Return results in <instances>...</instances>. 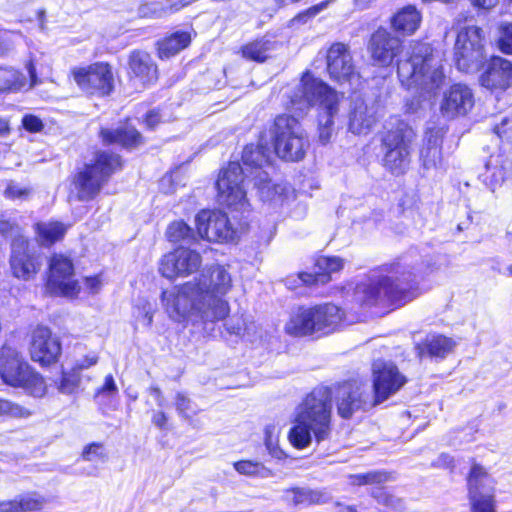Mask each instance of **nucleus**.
<instances>
[{
  "mask_svg": "<svg viewBox=\"0 0 512 512\" xmlns=\"http://www.w3.org/2000/svg\"><path fill=\"white\" fill-rule=\"evenodd\" d=\"M233 279L223 265L211 266L190 281L165 290L161 303L169 318L178 323L204 325L224 320L230 313L225 296Z\"/></svg>",
  "mask_w": 512,
  "mask_h": 512,
  "instance_id": "f257e3e1",
  "label": "nucleus"
},
{
  "mask_svg": "<svg viewBox=\"0 0 512 512\" xmlns=\"http://www.w3.org/2000/svg\"><path fill=\"white\" fill-rule=\"evenodd\" d=\"M373 62L382 67L389 66L396 56L397 74L403 86L426 92L440 88L445 81L442 60L425 42H411L401 50V41L385 29L373 33L369 43Z\"/></svg>",
  "mask_w": 512,
  "mask_h": 512,
  "instance_id": "f03ea898",
  "label": "nucleus"
},
{
  "mask_svg": "<svg viewBox=\"0 0 512 512\" xmlns=\"http://www.w3.org/2000/svg\"><path fill=\"white\" fill-rule=\"evenodd\" d=\"M422 264L421 256L410 252L396 262L384 265L357 284L354 301L361 306L371 307L412 300L416 296L413 283L417 273L422 272Z\"/></svg>",
  "mask_w": 512,
  "mask_h": 512,
  "instance_id": "7ed1b4c3",
  "label": "nucleus"
},
{
  "mask_svg": "<svg viewBox=\"0 0 512 512\" xmlns=\"http://www.w3.org/2000/svg\"><path fill=\"white\" fill-rule=\"evenodd\" d=\"M332 391L328 387L313 389L298 405L289 441L297 449L327 440L332 431Z\"/></svg>",
  "mask_w": 512,
  "mask_h": 512,
  "instance_id": "20e7f679",
  "label": "nucleus"
},
{
  "mask_svg": "<svg viewBox=\"0 0 512 512\" xmlns=\"http://www.w3.org/2000/svg\"><path fill=\"white\" fill-rule=\"evenodd\" d=\"M295 112L303 113L308 107L318 104L324 110L319 120V140L326 144L332 136L333 116L338 112L339 94L322 80L305 72L290 96Z\"/></svg>",
  "mask_w": 512,
  "mask_h": 512,
  "instance_id": "39448f33",
  "label": "nucleus"
},
{
  "mask_svg": "<svg viewBox=\"0 0 512 512\" xmlns=\"http://www.w3.org/2000/svg\"><path fill=\"white\" fill-rule=\"evenodd\" d=\"M274 149L283 160L296 162L304 158L309 147L308 137L299 121L290 115H280L272 130Z\"/></svg>",
  "mask_w": 512,
  "mask_h": 512,
  "instance_id": "423d86ee",
  "label": "nucleus"
},
{
  "mask_svg": "<svg viewBox=\"0 0 512 512\" xmlns=\"http://www.w3.org/2000/svg\"><path fill=\"white\" fill-rule=\"evenodd\" d=\"M382 138L384 149V166L394 174H402L410 163V146L415 137L413 129L396 118Z\"/></svg>",
  "mask_w": 512,
  "mask_h": 512,
  "instance_id": "0eeeda50",
  "label": "nucleus"
},
{
  "mask_svg": "<svg viewBox=\"0 0 512 512\" xmlns=\"http://www.w3.org/2000/svg\"><path fill=\"white\" fill-rule=\"evenodd\" d=\"M0 376L3 381L13 387H23L36 396L45 393L43 378L34 372L19 352L4 346L0 355Z\"/></svg>",
  "mask_w": 512,
  "mask_h": 512,
  "instance_id": "6e6552de",
  "label": "nucleus"
},
{
  "mask_svg": "<svg viewBox=\"0 0 512 512\" xmlns=\"http://www.w3.org/2000/svg\"><path fill=\"white\" fill-rule=\"evenodd\" d=\"M120 158L106 152L97 153L95 162L86 165L74 178L77 198L89 201L95 198L102 186L116 169L120 167Z\"/></svg>",
  "mask_w": 512,
  "mask_h": 512,
  "instance_id": "1a4fd4ad",
  "label": "nucleus"
},
{
  "mask_svg": "<svg viewBox=\"0 0 512 512\" xmlns=\"http://www.w3.org/2000/svg\"><path fill=\"white\" fill-rule=\"evenodd\" d=\"M332 391L337 413L341 418L349 419L358 411H365L377 405L372 387L368 382L353 380L344 382Z\"/></svg>",
  "mask_w": 512,
  "mask_h": 512,
  "instance_id": "9d476101",
  "label": "nucleus"
},
{
  "mask_svg": "<svg viewBox=\"0 0 512 512\" xmlns=\"http://www.w3.org/2000/svg\"><path fill=\"white\" fill-rule=\"evenodd\" d=\"M485 57L483 30L474 25L461 28L454 45V60L457 68L467 73L476 71Z\"/></svg>",
  "mask_w": 512,
  "mask_h": 512,
  "instance_id": "9b49d317",
  "label": "nucleus"
},
{
  "mask_svg": "<svg viewBox=\"0 0 512 512\" xmlns=\"http://www.w3.org/2000/svg\"><path fill=\"white\" fill-rule=\"evenodd\" d=\"M244 168L238 162H230L223 169L216 182L218 200L234 210H245L248 206L246 191L243 186Z\"/></svg>",
  "mask_w": 512,
  "mask_h": 512,
  "instance_id": "f8f14e48",
  "label": "nucleus"
},
{
  "mask_svg": "<svg viewBox=\"0 0 512 512\" xmlns=\"http://www.w3.org/2000/svg\"><path fill=\"white\" fill-rule=\"evenodd\" d=\"M47 288L56 295L73 297L78 294L80 286L74 279L72 261L62 255L54 254L49 262Z\"/></svg>",
  "mask_w": 512,
  "mask_h": 512,
  "instance_id": "ddd939ff",
  "label": "nucleus"
},
{
  "mask_svg": "<svg viewBox=\"0 0 512 512\" xmlns=\"http://www.w3.org/2000/svg\"><path fill=\"white\" fill-rule=\"evenodd\" d=\"M74 81L86 93L108 95L113 89V74L105 63H94L72 70Z\"/></svg>",
  "mask_w": 512,
  "mask_h": 512,
  "instance_id": "4468645a",
  "label": "nucleus"
},
{
  "mask_svg": "<svg viewBox=\"0 0 512 512\" xmlns=\"http://www.w3.org/2000/svg\"><path fill=\"white\" fill-rule=\"evenodd\" d=\"M196 227L200 237L211 242H231L237 236V231L227 215L218 210L199 212L196 216Z\"/></svg>",
  "mask_w": 512,
  "mask_h": 512,
  "instance_id": "2eb2a0df",
  "label": "nucleus"
},
{
  "mask_svg": "<svg viewBox=\"0 0 512 512\" xmlns=\"http://www.w3.org/2000/svg\"><path fill=\"white\" fill-rule=\"evenodd\" d=\"M406 377L391 362L376 361L373 364V396L377 404L387 400L406 383Z\"/></svg>",
  "mask_w": 512,
  "mask_h": 512,
  "instance_id": "dca6fc26",
  "label": "nucleus"
},
{
  "mask_svg": "<svg viewBox=\"0 0 512 512\" xmlns=\"http://www.w3.org/2000/svg\"><path fill=\"white\" fill-rule=\"evenodd\" d=\"M474 106L472 90L464 84H454L443 92L439 103L440 115L446 120L466 116Z\"/></svg>",
  "mask_w": 512,
  "mask_h": 512,
  "instance_id": "f3484780",
  "label": "nucleus"
},
{
  "mask_svg": "<svg viewBox=\"0 0 512 512\" xmlns=\"http://www.w3.org/2000/svg\"><path fill=\"white\" fill-rule=\"evenodd\" d=\"M201 255L195 250L179 248L164 255L159 264L162 276L173 279L196 272L201 266Z\"/></svg>",
  "mask_w": 512,
  "mask_h": 512,
  "instance_id": "a211bd4d",
  "label": "nucleus"
},
{
  "mask_svg": "<svg viewBox=\"0 0 512 512\" xmlns=\"http://www.w3.org/2000/svg\"><path fill=\"white\" fill-rule=\"evenodd\" d=\"M59 338L45 326H37L31 334L29 352L31 358L41 365H50L58 361L61 355Z\"/></svg>",
  "mask_w": 512,
  "mask_h": 512,
  "instance_id": "6ab92c4d",
  "label": "nucleus"
},
{
  "mask_svg": "<svg viewBox=\"0 0 512 512\" xmlns=\"http://www.w3.org/2000/svg\"><path fill=\"white\" fill-rule=\"evenodd\" d=\"M479 82L491 92L506 91L512 86V61L501 56H493L484 66Z\"/></svg>",
  "mask_w": 512,
  "mask_h": 512,
  "instance_id": "aec40b11",
  "label": "nucleus"
},
{
  "mask_svg": "<svg viewBox=\"0 0 512 512\" xmlns=\"http://www.w3.org/2000/svg\"><path fill=\"white\" fill-rule=\"evenodd\" d=\"M40 267L39 257L30 251L28 241L24 238L15 239L12 242L10 256L12 274L18 279L27 281L38 273Z\"/></svg>",
  "mask_w": 512,
  "mask_h": 512,
  "instance_id": "412c9836",
  "label": "nucleus"
},
{
  "mask_svg": "<svg viewBox=\"0 0 512 512\" xmlns=\"http://www.w3.org/2000/svg\"><path fill=\"white\" fill-rule=\"evenodd\" d=\"M378 120L377 108L356 96L351 100L348 112V128L353 134L366 135Z\"/></svg>",
  "mask_w": 512,
  "mask_h": 512,
  "instance_id": "4be33fe9",
  "label": "nucleus"
},
{
  "mask_svg": "<svg viewBox=\"0 0 512 512\" xmlns=\"http://www.w3.org/2000/svg\"><path fill=\"white\" fill-rule=\"evenodd\" d=\"M327 70L330 77L338 82L350 81L356 77L348 46L343 43H335L329 48Z\"/></svg>",
  "mask_w": 512,
  "mask_h": 512,
  "instance_id": "5701e85b",
  "label": "nucleus"
},
{
  "mask_svg": "<svg viewBox=\"0 0 512 512\" xmlns=\"http://www.w3.org/2000/svg\"><path fill=\"white\" fill-rule=\"evenodd\" d=\"M128 64L130 81L134 86L146 87L157 80V66L147 52L133 51Z\"/></svg>",
  "mask_w": 512,
  "mask_h": 512,
  "instance_id": "b1692460",
  "label": "nucleus"
},
{
  "mask_svg": "<svg viewBox=\"0 0 512 512\" xmlns=\"http://www.w3.org/2000/svg\"><path fill=\"white\" fill-rule=\"evenodd\" d=\"M314 334L334 332L344 318L343 310L335 304L325 303L309 307Z\"/></svg>",
  "mask_w": 512,
  "mask_h": 512,
  "instance_id": "393cba45",
  "label": "nucleus"
},
{
  "mask_svg": "<svg viewBox=\"0 0 512 512\" xmlns=\"http://www.w3.org/2000/svg\"><path fill=\"white\" fill-rule=\"evenodd\" d=\"M455 343L443 335H428L425 340L416 345L417 355L444 358L450 353Z\"/></svg>",
  "mask_w": 512,
  "mask_h": 512,
  "instance_id": "a878e982",
  "label": "nucleus"
},
{
  "mask_svg": "<svg viewBox=\"0 0 512 512\" xmlns=\"http://www.w3.org/2000/svg\"><path fill=\"white\" fill-rule=\"evenodd\" d=\"M284 499L295 506L325 504L331 496L326 490H313L309 488H291L284 492Z\"/></svg>",
  "mask_w": 512,
  "mask_h": 512,
  "instance_id": "bb28decb",
  "label": "nucleus"
},
{
  "mask_svg": "<svg viewBox=\"0 0 512 512\" xmlns=\"http://www.w3.org/2000/svg\"><path fill=\"white\" fill-rule=\"evenodd\" d=\"M420 23L421 15L412 5L403 7L391 19L392 28L404 35L413 34L419 28Z\"/></svg>",
  "mask_w": 512,
  "mask_h": 512,
  "instance_id": "cd10ccee",
  "label": "nucleus"
},
{
  "mask_svg": "<svg viewBox=\"0 0 512 512\" xmlns=\"http://www.w3.org/2000/svg\"><path fill=\"white\" fill-rule=\"evenodd\" d=\"M68 226L58 221L38 222L34 226L36 240L42 246H50L63 239Z\"/></svg>",
  "mask_w": 512,
  "mask_h": 512,
  "instance_id": "c85d7f7f",
  "label": "nucleus"
},
{
  "mask_svg": "<svg viewBox=\"0 0 512 512\" xmlns=\"http://www.w3.org/2000/svg\"><path fill=\"white\" fill-rule=\"evenodd\" d=\"M101 137L107 144H119L126 148L136 147L141 143V135L133 128L124 126L115 130L102 129Z\"/></svg>",
  "mask_w": 512,
  "mask_h": 512,
  "instance_id": "c756f323",
  "label": "nucleus"
},
{
  "mask_svg": "<svg viewBox=\"0 0 512 512\" xmlns=\"http://www.w3.org/2000/svg\"><path fill=\"white\" fill-rule=\"evenodd\" d=\"M309 307H300L295 310L287 323L285 324V331L292 336H307L313 335V325Z\"/></svg>",
  "mask_w": 512,
  "mask_h": 512,
  "instance_id": "7c9ffc66",
  "label": "nucleus"
},
{
  "mask_svg": "<svg viewBox=\"0 0 512 512\" xmlns=\"http://www.w3.org/2000/svg\"><path fill=\"white\" fill-rule=\"evenodd\" d=\"M242 161L246 171L250 169L251 175H258L259 171H264L262 168L269 162V151L263 146H246L243 150Z\"/></svg>",
  "mask_w": 512,
  "mask_h": 512,
  "instance_id": "2f4dec72",
  "label": "nucleus"
},
{
  "mask_svg": "<svg viewBox=\"0 0 512 512\" xmlns=\"http://www.w3.org/2000/svg\"><path fill=\"white\" fill-rule=\"evenodd\" d=\"M191 41L190 34L187 32H175L158 42V53L160 58H169L184 48Z\"/></svg>",
  "mask_w": 512,
  "mask_h": 512,
  "instance_id": "473e14b6",
  "label": "nucleus"
},
{
  "mask_svg": "<svg viewBox=\"0 0 512 512\" xmlns=\"http://www.w3.org/2000/svg\"><path fill=\"white\" fill-rule=\"evenodd\" d=\"M276 49V42L259 39L242 47V56L248 60L264 62Z\"/></svg>",
  "mask_w": 512,
  "mask_h": 512,
  "instance_id": "72a5a7b5",
  "label": "nucleus"
},
{
  "mask_svg": "<svg viewBox=\"0 0 512 512\" xmlns=\"http://www.w3.org/2000/svg\"><path fill=\"white\" fill-rule=\"evenodd\" d=\"M253 181L263 201L276 200L285 192L284 186L271 183L266 171H259L258 175L253 176Z\"/></svg>",
  "mask_w": 512,
  "mask_h": 512,
  "instance_id": "f704fd0d",
  "label": "nucleus"
},
{
  "mask_svg": "<svg viewBox=\"0 0 512 512\" xmlns=\"http://www.w3.org/2000/svg\"><path fill=\"white\" fill-rule=\"evenodd\" d=\"M467 482L468 492H472L473 485L474 488L476 487L477 491L495 492L493 479L486 470L478 464L472 466Z\"/></svg>",
  "mask_w": 512,
  "mask_h": 512,
  "instance_id": "c9c22d12",
  "label": "nucleus"
},
{
  "mask_svg": "<svg viewBox=\"0 0 512 512\" xmlns=\"http://www.w3.org/2000/svg\"><path fill=\"white\" fill-rule=\"evenodd\" d=\"M317 271L313 274L318 278V283L329 281V274L338 272L343 268V260L337 256H321L315 264Z\"/></svg>",
  "mask_w": 512,
  "mask_h": 512,
  "instance_id": "e433bc0d",
  "label": "nucleus"
},
{
  "mask_svg": "<svg viewBox=\"0 0 512 512\" xmlns=\"http://www.w3.org/2000/svg\"><path fill=\"white\" fill-rule=\"evenodd\" d=\"M468 493L471 512H496L495 492L477 491L476 487H473L472 492Z\"/></svg>",
  "mask_w": 512,
  "mask_h": 512,
  "instance_id": "4c0bfd02",
  "label": "nucleus"
},
{
  "mask_svg": "<svg viewBox=\"0 0 512 512\" xmlns=\"http://www.w3.org/2000/svg\"><path fill=\"white\" fill-rule=\"evenodd\" d=\"M191 1L154 0L145 5L144 9L150 11L152 17H162L166 14L180 10Z\"/></svg>",
  "mask_w": 512,
  "mask_h": 512,
  "instance_id": "58836bf2",
  "label": "nucleus"
},
{
  "mask_svg": "<svg viewBox=\"0 0 512 512\" xmlns=\"http://www.w3.org/2000/svg\"><path fill=\"white\" fill-rule=\"evenodd\" d=\"M25 77L12 68L0 67V92L24 87Z\"/></svg>",
  "mask_w": 512,
  "mask_h": 512,
  "instance_id": "ea45409f",
  "label": "nucleus"
},
{
  "mask_svg": "<svg viewBox=\"0 0 512 512\" xmlns=\"http://www.w3.org/2000/svg\"><path fill=\"white\" fill-rule=\"evenodd\" d=\"M235 470L245 476L250 477H269L272 475L270 469L266 468L260 462H254L250 460H241L234 463Z\"/></svg>",
  "mask_w": 512,
  "mask_h": 512,
  "instance_id": "a19ab883",
  "label": "nucleus"
},
{
  "mask_svg": "<svg viewBox=\"0 0 512 512\" xmlns=\"http://www.w3.org/2000/svg\"><path fill=\"white\" fill-rule=\"evenodd\" d=\"M497 48L506 55H512V22L502 21L497 26Z\"/></svg>",
  "mask_w": 512,
  "mask_h": 512,
  "instance_id": "79ce46f5",
  "label": "nucleus"
},
{
  "mask_svg": "<svg viewBox=\"0 0 512 512\" xmlns=\"http://www.w3.org/2000/svg\"><path fill=\"white\" fill-rule=\"evenodd\" d=\"M441 147L439 140H428L426 146L421 150V159L425 168L436 167L441 162Z\"/></svg>",
  "mask_w": 512,
  "mask_h": 512,
  "instance_id": "37998d69",
  "label": "nucleus"
},
{
  "mask_svg": "<svg viewBox=\"0 0 512 512\" xmlns=\"http://www.w3.org/2000/svg\"><path fill=\"white\" fill-rule=\"evenodd\" d=\"M19 512H34L44 508L47 500L38 493L18 495Z\"/></svg>",
  "mask_w": 512,
  "mask_h": 512,
  "instance_id": "c03bdc74",
  "label": "nucleus"
},
{
  "mask_svg": "<svg viewBox=\"0 0 512 512\" xmlns=\"http://www.w3.org/2000/svg\"><path fill=\"white\" fill-rule=\"evenodd\" d=\"M166 235L169 241L178 243L192 239L194 234L193 230L185 222L175 221L168 226Z\"/></svg>",
  "mask_w": 512,
  "mask_h": 512,
  "instance_id": "a18cd8bd",
  "label": "nucleus"
},
{
  "mask_svg": "<svg viewBox=\"0 0 512 512\" xmlns=\"http://www.w3.org/2000/svg\"><path fill=\"white\" fill-rule=\"evenodd\" d=\"M80 383V375L73 368L70 372H63L59 381L56 382L60 393L70 395L77 391Z\"/></svg>",
  "mask_w": 512,
  "mask_h": 512,
  "instance_id": "49530a36",
  "label": "nucleus"
},
{
  "mask_svg": "<svg viewBox=\"0 0 512 512\" xmlns=\"http://www.w3.org/2000/svg\"><path fill=\"white\" fill-rule=\"evenodd\" d=\"M31 411L10 400L0 398V417L28 418Z\"/></svg>",
  "mask_w": 512,
  "mask_h": 512,
  "instance_id": "de8ad7c7",
  "label": "nucleus"
},
{
  "mask_svg": "<svg viewBox=\"0 0 512 512\" xmlns=\"http://www.w3.org/2000/svg\"><path fill=\"white\" fill-rule=\"evenodd\" d=\"M351 483L354 485L379 484L391 479V475L383 471H373L365 474L352 475Z\"/></svg>",
  "mask_w": 512,
  "mask_h": 512,
  "instance_id": "09e8293b",
  "label": "nucleus"
},
{
  "mask_svg": "<svg viewBox=\"0 0 512 512\" xmlns=\"http://www.w3.org/2000/svg\"><path fill=\"white\" fill-rule=\"evenodd\" d=\"M175 405L178 413L184 418H191L198 413V409L193 407L191 400L182 393H177Z\"/></svg>",
  "mask_w": 512,
  "mask_h": 512,
  "instance_id": "8fccbe9b",
  "label": "nucleus"
},
{
  "mask_svg": "<svg viewBox=\"0 0 512 512\" xmlns=\"http://www.w3.org/2000/svg\"><path fill=\"white\" fill-rule=\"evenodd\" d=\"M82 457L86 461L95 462L104 461L107 455L102 444L92 443L84 448Z\"/></svg>",
  "mask_w": 512,
  "mask_h": 512,
  "instance_id": "3c124183",
  "label": "nucleus"
},
{
  "mask_svg": "<svg viewBox=\"0 0 512 512\" xmlns=\"http://www.w3.org/2000/svg\"><path fill=\"white\" fill-rule=\"evenodd\" d=\"M318 283V278L311 273H299L290 276L285 280V284L289 289H296L301 284L313 285Z\"/></svg>",
  "mask_w": 512,
  "mask_h": 512,
  "instance_id": "603ef678",
  "label": "nucleus"
},
{
  "mask_svg": "<svg viewBox=\"0 0 512 512\" xmlns=\"http://www.w3.org/2000/svg\"><path fill=\"white\" fill-rule=\"evenodd\" d=\"M0 233L5 237H13V241L18 238H23L20 236V228L18 225L9 220H0Z\"/></svg>",
  "mask_w": 512,
  "mask_h": 512,
  "instance_id": "864d4df0",
  "label": "nucleus"
},
{
  "mask_svg": "<svg viewBox=\"0 0 512 512\" xmlns=\"http://www.w3.org/2000/svg\"><path fill=\"white\" fill-rule=\"evenodd\" d=\"M30 194V189L27 187H21L19 185L10 184L5 189V195L11 199L25 198Z\"/></svg>",
  "mask_w": 512,
  "mask_h": 512,
  "instance_id": "5fc2aeb1",
  "label": "nucleus"
},
{
  "mask_svg": "<svg viewBox=\"0 0 512 512\" xmlns=\"http://www.w3.org/2000/svg\"><path fill=\"white\" fill-rule=\"evenodd\" d=\"M118 392V388L112 375H107L104 379L103 385L97 389L96 396L99 395H114Z\"/></svg>",
  "mask_w": 512,
  "mask_h": 512,
  "instance_id": "6e6d98bb",
  "label": "nucleus"
},
{
  "mask_svg": "<svg viewBox=\"0 0 512 512\" xmlns=\"http://www.w3.org/2000/svg\"><path fill=\"white\" fill-rule=\"evenodd\" d=\"M24 128L30 132H39L43 128V123L40 118L34 115H26L22 119Z\"/></svg>",
  "mask_w": 512,
  "mask_h": 512,
  "instance_id": "4d7b16f0",
  "label": "nucleus"
},
{
  "mask_svg": "<svg viewBox=\"0 0 512 512\" xmlns=\"http://www.w3.org/2000/svg\"><path fill=\"white\" fill-rule=\"evenodd\" d=\"M264 443L266 447L272 446V444L278 443L279 429L274 424H269L264 430Z\"/></svg>",
  "mask_w": 512,
  "mask_h": 512,
  "instance_id": "13d9d810",
  "label": "nucleus"
},
{
  "mask_svg": "<svg viewBox=\"0 0 512 512\" xmlns=\"http://www.w3.org/2000/svg\"><path fill=\"white\" fill-rule=\"evenodd\" d=\"M14 48L12 33L0 30V55H4Z\"/></svg>",
  "mask_w": 512,
  "mask_h": 512,
  "instance_id": "bf43d9fd",
  "label": "nucleus"
},
{
  "mask_svg": "<svg viewBox=\"0 0 512 512\" xmlns=\"http://www.w3.org/2000/svg\"><path fill=\"white\" fill-rule=\"evenodd\" d=\"M98 362V356L93 353L85 356L83 359L78 360L74 369L79 373L80 370L88 369Z\"/></svg>",
  "mask_w": 512,
  "mask_h": 512,
  "instance_id": "052dcab7",
  "label": "nucleus"
},
{
  "mask_svg": "<svg viewBox=\"0 0 512 512\" xmlns=\"http://www.w3.org/2000/svg\"><path fill=\"white\" fill-rule=\"evenodd\" d=\"M335 0H324L312 7H310L309 9L306 10V12L303 14V16H308V17H314L316 15H318L320 12H322L323 10L327 9L328 6L333 3ZM302 17V15H300Z\"/></svg>",
  "mask_w": 512,
  "mask_h": 512,
  "instance_id": "680f3d73",
  "label": "nucleus"
},
{
  "mask_svg": "<svg viewBox=\"0 0 512 512\" xmlns=\"http://www.w3.org/2000/svg\"><path fill=\"white\" fill-rule=\"evenodd\" d=\"M504 182V171L501 168H496L492 174V179L489 182V187L492 192L500 187Z\"/></svg>",
  "mask_w": 512,
  "mask_h": 512,
  "instance_id": "e2e57ef3",
  "label": "nucleus"
},
{
  "mask_svg": "<svg viewBox=\"0 0 512 512\" xmlns=\"http://www.w3.org/2000/svg\"><path fill=\"white\" fill-rule=\"evenodd\" d=\"M0 512H19L18 497L0 501Z\"/></svg>",
  "mask_w": 512,
  "mask_h": 512,
  "instance_id": "0e129e2a",
  "label": "nucleus"
},
{
  "mask_svg": "<svg viewBox=\"0 0 512 512\" xmlns=\"http://www.w3.org/2000/svg\"><path fill=\"white\" fill-rule=\"evenodd\" d=\"M454 460L453 458L448 454H441L437 461L435 462V465L437 467H443V468H453L454 467Z\"/></svg>",
  "mask_w": 512,
  "mask_h": 512,
  "instance_id": "69168bd1",
  "label": "nucleus"
},
{
  "mask_svg": "<svg viewBox=\"0 0 512 512\" xmlns=\"http://www.w3.org/2000/svg\"><path fill=\"white\" fill-rule=\"evenodd\" d=\"M499 0H471L473 6L482 9H491L497 5Z\"/></svg>",
  "mask_w": 512,
  "mask_h": 512,
  "instance_id": "338daca9",
  "label": "nucleus"
},
{
  "mask_svg": "<svg viewBox=\"0 0 512 512\" xmlns=\"http://www.w3.org/2000/svg\"><path fill=\"white\" fill-rule=\"evenodd\" d=\"M152 422L155 426L163 428L167 422V417L164 412H155L152 416Z\"/></svg>",
  "mask_w": 512,
  "mask_h": 512,
  "instance_id": "774afa93",
  "label": "nucleus"
}]
</instances>
